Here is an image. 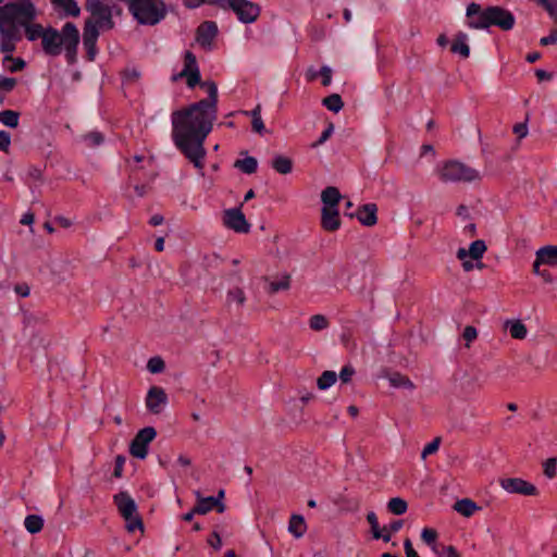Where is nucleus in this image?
I'll use <instances>...</instances> for the list:
<instances>
[{
	"instance_id": "nucleus-1",
	"label": "nucleus",
	"mask_w": 557,
	"mask_h": 557,
	"mask_svg": "<svg viewBox=\"0 0 557 557\" xmlns=\"http://www.w3.org/2000/svg\"><path fill=\"white\" fill-rule=\"evenodd\" d=\"M208 98L172 114V137L177 149L200 171L205 168V140L213 128L218 113V87L211 81L202 82Z\"/></svg>"
},
{
	"instance_id": "nucleus-2",
	"label": "nucleus",
	"mask_w": 557,
	"mask_h": 557,
	"mask_svg": "<svg viewBox=\"0 0 557 557\" xmlns=\"http://www.w3.org/2000/svg\"><path fill=\"white\" fill-rule=\"evenodd\" d=\"M78 44L79 32L73 23L67 22L60 32L53 27H47L41 47L44 52L51 57L59 55L64 48L67 61L73 63Z\"/></svg>"
},
{
	"instance_id": "nucleus-3",
	"label": "nucleus",
	"mask_w": 557,
	"mask_h": 557,
	"mask_svg": "<svg viewBox=\"0 0 557 557\" xmlns=\"http://www.w3.org/2000/svg\"><path fill=\"white\" fill-rule=\"evenodd\" d=\"M467 16L470 18L469 26L475 29L498 26L503 30H509L515 25L513 15L502 7L482 10L480 4L472 2L467 8Z\"/></svg>"
},
{
	"instance_id": "nucleus-4",
	"label": "nucleus",
	"mask_w": 557,
	"mask_h": 557,
	"mask_svg": "<svg viewBox=\"0 0 557 557\" xmlns=\"http://www.w3.org/2000/svg\"><path fill=\"white\" fill-rule=\"evenodd\" d=\"M438 176L444 183H472L481 180L480 172L459 160H447L438 169Z\"/></svg>"
},
{
	"instance_id": "nucleus-5",
	"label": "nucleus",
	"mask_w": 557,
	"mask_h": 557,
	"mask_svg": "<svg viewBox=\"0 0 557 557\" xmlns=\"http://www.w3.org/2000/svg\"><path fill=\"white\" fill-rule=\"evenodd\" d=\"M129 11L140 24L154 25L165 15V5L161 0H132Z\"/></svg>"
},
{
	"instance_id": "nucleus-6",
	"label": "nucleus",
	"mask_w": 557,
	"mask_h": 557,
	"mask_svg": "<svg viewBox=\"0 0 557 557\" xmlns=\"http://www.w3.org/2000/svg\"><path fill=\"white\" fill-rule=\"evenodd\" d=\"M113 502L119 512L126 522V530L134 532L135 530L144 531L143 520L137 512V506L127 492H120L113 496Z\"/></svg>"
},
{
	"instance_id": "nucleus-7",
	"label": "nucleus",
	"mask_w": 557,
	"mask_h": 557,
	"mask_svg": "<svg viewBox=\"0 0 557 557\" xmlns=\"http://www.w3.org/2000/svg\"><path fill=\"white\" fill-rule=\"evenodd\" d=\"M36 9L30 0L21 2H11L0 7V20L13 21L20 26L25 25L27 21H34Z\"/></svg>"
},
{
	"instance_id": "nucleus-8",
	"label": "nucleus",
	"mask_w": 557,
	"mask_h": 557,
	"mask_svg": "<svg viewBox=\"0 0 557 557\" xmlns=\"http://www.w3.org/2000/svg\"><path fill=\"white\" fill-rule=\"evenodd\" d=\"M86 10L90 13L88 22L95 23L100 29L109 30L114 27L110 7L100 0H86Z\"/></svg>"
},
{
	"instance_id": "nucleus-9",
	"label": "nucleus",
	"mask_w": 557,
	"mask_h": 557,
	"mask_svg": "<svg viewBox=\"0 0 557 557\" xmlns=\"http://www.w3.org/2000/svg\"><path fill=\"white\" fill-rule=\"evenodd\" d=\"M157 436V432L152 426H146L137 432L129 444V454L138 459H145L148 454V445Z\"/></svg>"
},
{
	"instance_id": "nucleus-10",
	"label": "nucleus",
	"mask_w": 557,
	"mask_h": 557,
	"mask_svg": "<svg viewBox=\"0 0 557 557\" xmlns=\"http://www.w3.org/2000/svg\"><path fill=\"white\" fill-rule=\"evenodd\" d=\"M186 78V84L189 88H194L197 85L201 86L200 71L197 64L196 57L193 52L186 51L184 54V67L183 70L173 76V81Z\"/></svg>"
},
{
	"instance_id": "nucleus-11",
	"label": "nucleus",
	"mask_w": 557,
	"mask_h": 557,
	"mask_svg": "<svg viewBox=\"0 0 557 557\" xmlns=\"http://www.w3.org/2000/svg\"><path fill=\"white\" fill-rule=\"evenodd\" d=\"M228 7L237 14L238 18L244 23H251L257 20L260 14L258 4L247 0H227Z\"/></svg>"
},
{
	"instance_id": "nucleus-12",
	"label": "nucleus",
	"mask_w": 557,
	"mask_h": 557,
	"mask_svg": "<svg viewBox=\"0 0 557 557\" xmlns=\"http://www.w3.org/2000/svg\"><path fill=\"white\" fill-rule=\"evenodd\" d=\"M223 223L236 233L247 234L250 231V224L240 208L225 210L223 212Z\"/></svg>"
},
{
	"instance_id": "nucleus-13",
	"label": "nucleus",
	"mask_w": 557,
	"mask_h": 557,
	"mask_svg": "<svg viewBox=\"0 0 557 557\" xmlns=\"http://www.w3.org/2000/svg\"><path fill=\"white\" fill-rule=\"evenodd\" d=\"M500 486L508 493L525 496L537 495V488L532 483L520 478H507L500 480Z\"/></svg>"
},
{
	"instance_id": "nucleus-14",
	"label": "nucleus",
	"mask_w": 557,
	"mask_h": 557,
	"mask_svg": "<svg viewBox=\"0 0 557 557\" xmlns=\"http://www.w3.org/2000/svg\"><path fill=\"white\" fill-rule=\"evenodd\" d=\"M145 404L149 412L160 414L168 404V395L162 387L151 386L148 389Z\"/></svg>"
},
{
	"instance_id": "nucleus-15",
	"label": "nucleus",
	"mask_w": 557,
	"mask_h": 557,
	"mask_svg": "<svg viewBox=\"0 0 557 557\" xmlns=\"http://www.w3.org/2000/svg\"><path fill=\"white\" fill-rule=\"evenodd\" d=\"M262 281L267 284V292L269 295H274L278 292H286L292 285V275L283 273L276 277L263 276Z\"/></svg>"
},
{
	"instance_id": "nucleus-16",
	"label": "nucleus",
	"mask_w": 557,
	"mask_h": 557,
	"mask_svg": "<svg viewBox=\"0 0 557 557\" xmlns=\"http://www.w3.org/2000/svg\"><path fill=\"white\" fill-rule=\"evenodd\" d=\"M216 34L218 27L214 22H203L197 28L196 41L203 48H210Z\"/></svg>"
},
{
	"instance_id": "nucleus-17",
	"label": "nucleus",
	"mask_w": 557,
	"mask_h": 557,
	"mask_svg": "<svg viewBox=\"0 0 557 557\" xmlns=\"http://www.w3.org/2000/svg\"><path fill=\"white\" fill-rule=\"evenodd\" d=\"M486 250H487V246H486L485 242L482 239H478V240H474L473 243H471V245L469 246V249L459 248L457 250L456 256L459 260H465L466 258L469 257L471 260L479 261L482 259V257L484 256Z\"/></svg>"
},
{
	"instance_id": "nucleus-18",
	"label": "nucleus",
	"mask_w": 557,
	"mask_h": 557,
	"mask_svg": "<svg viewBox=\"0 0 557 557\" xmlns=\"http://www.w3.org/2000/svg\"><path fill=\"white\" fill-rule=\"evenodd\" d=\"M321 225L327 232H334L339 228V212L336 208H322Z\"/></svg>"
},
{
	"instance_id": "nucleus-19",
	"label": "nucleus",
	"mask_w": 557,
	"mask_h": 557,
	"mask_svg": "<svg viewBox=\"0 0 557 557\" xmlns=\"http://www.w3.org/2000/svg\"><path fill=\"white\" fill-rule=\"evenodd\" d=\"M377 208L374 203L363 205L358 209L357 219L366 226H372L376 223Z\"/></svg>"
},
{
	"instance_id": "nucleus-20",
	"label": "nucleus",
	"mask_w": 557,
	"mask_h": 557,
	"mask_svg": "<svg viewBox=\"0 0 557 557\" xmlns=\"http://www.w3.org/2000/svg\"><path fill=\"white\" fill-rule=\"evenodd\" d=\"M342 199L338 188L329 186L321 193V200L324 205L323 208H336Z\"/></svg>"
},
{
	"instance_id": "nucleus-21",
	"label": "nucleus",
	"mask_w": 557,
	"mask_h": 557,
	"mask_svg": "<svg viewBox=\"0 0 557 557\" xmlns=\"http://www.w3.org/2000/svg\"><path fill=\"white\" fill-rule=\"evenodd\" d=\"M454 509L462 515L463 517H471L475 511L480 510V507L470 498H463L457 500L454 504Z\"/></svg>"
},
{
	"instance_id": "nucleus-22",
	"label": "nucleus",
	"mask_w": 557,
	"mask_h": 557,
	"mask_svg": "<svg viewBox=\"0 0 557 557\" xmlns=\"http://www.w3.org/2000/svg\"><path fill=\"white\" fill-rule=\"evenodd\" d=\"M505 327L509 330L510 336L515 339H524L528 334L527 326L521 320H508Z\"/></svg>"
},
{
	"instance_id": "nucleus-23",
	"label": "nucleus",
	"mask_w": 557,
	"mask_h": 557,
	"mask_svg": "<svg viewBox=\"0 0 557 557\" xmlns=\"http://www.w3.org/2000/svg\"><path fill=\"white\" fill-rule=\"evenodd\" d=\"M25 29V35L28 40L34 41L38 38L44 41V37L46 36V28H44L40 24L33 23V21H27L25 25H22Z\"/></svg>"
},
{
	"instance_id": "nucleus-24",
	"label": "nucleus",
	"mask_w": 557,
	"mask_h": 557,
	"mask_svg": "<svg viewBox=\"0 0 557 557\" xmlns=\"http://www.w3.org/2000/svg\"><path fill=\"white\" fill-rule=\"evenodd\" d=\"M16 23L8 20H0V37L7 39H20Z\"/></svg>"
},
{
	"instance_id": "nucleus-25",
	"label": "nucleus",
	"mask_w": 557,
	"mask_h": 557,
	"mask_svg": "<svg viewBox=\"0 0 557 557\" xmlns=\"http://www.w3.org/2000/svg\"><path fill=\"white\" fill-rule=\"evenodd\" d=\"M540 261H544V264L556 265L557 264V247L545 246L537 250Z\"/></svg>"
},
{
	"instance_id": "nucleus-26",
	"label": "nucleus",
	"mask_w": 557,
	"mask_h": 557,
	"mask_svg": "<svg viewBox=\"0 0 557 557\" xmlns=\"http://www.w3.org/2000/svg\"><path fill=\"white\" fill-rule=\"evenodd\" d=\"M288 531L296 537H301L306 532V523L300 515H293L289 519Z\"/></svg>"
},
{
	"instance_id": "nucleus-27",
	"label": "nucleus",
	"mask_w": 557,
	"mask_h": 557,
	"mask_svg": "<svg viewBox=\"0 0 557 557\" xmlns=\"http://www.w3.org/2000/svg\"><path fill=\"white\" fill-rule=\"evenodd\" d=\"M197 497L198 502L194 507V512H197V515H206L214 507L215 497H201L199 493H197Z\"/></svg>"
},
{
	"instance_id": "nucleus-28",
	"label": "nucleus",
	"mask_w": 557,
	"mask_h": 557,
	"mask_svg": "<svg viewBox=\"0 0 557 557\" xmlns=\"http://www.w3.org/2000/svg\"><path fill=\"white\" fill-rule=\"evenodd\" d=\"M272 166L277 173L285 175L292 172L293 161L287 157L277 156L274 158Z\"/></svg>"
},
{
	"instance_id": "nucleus-29",
	"label": "nucleus",
	"mask_w": 557,
	"mask_h": 557,
	"mask_svg": "<svg viewBox=\"0 0 557 557\" xmlns=\"http://www.w3.org/2000/svg\"><path fill=\"white\" fill-rule=\"evenodd\" d=\"M100 27L95 23L86 21L83 34L84 44H96L99 36Z\"/></svg>"
},
{
	"instance_id": "nucleus-30",
	"label": "nucleus",
	"mask_w": 557,
	"mask_h": 557,
	"mask_svg": "<svg viewBox=\"0 0 557 557\" xmlns=\"http://www.w3.org/2000/svg\"><path fill=\"white\" fill-rule=\"evenodd\" d=\"M24 524L29 533L35 534L42 530L44 519L38 515H29L25 518Z\"/></svg>"
},
{
	"instance_id": "nucleus-31",
	"label": "nucleus",
	"mask_w": 557,
	"mask_h": 557,
	"mask_svg": "<svg viewBox=\"0 0 557 557\" xmlns=\"http://www.w3.org/2000/svg\"><path fill=\"white\" fill-rule=\"evenodd\" d=\"M388 380L394 387H405L409 389L414 388V384L411 382V380L399 372L389 374Z\"/></svg>"
},
{
	"instance_id": "nucleus-32",
	"label": "nucleus",
	"mask_w": 557,
	"mask_h": 557,
	"mask_svg": "<svg viewBox=\"0 0 557 557\" xmlns=\"http://www.w3.org/2000/svg\"><path fill=\"white\" fill-rule=\"evenodd\" d=\"M234 166L246 174H252L257 171L258 162L253 157H247L243 160H236Z\"/></svg>"
},
{
	"instance_id": "nucleus-33",
	"label": "nucleus",
	"mask_w": 557,
	"mask_h": 557,
	"mask_svg": "<svg viewBox=\"0 0 557 557\" xmlns=\"http://www.w3.org/2000/svg\"><path fill=\"white\" fill-rule=\"evenodd\" d=\"M388 510L394 515H404L407 511L408 504L400 497H393L387 503Z\"/></svg>"
},
{
	"instance_id": "nucleus-34",
	"label": "nucleus",
	"mask_w": 557,
	"mask_h": 557,
	"mask_svg": "<svg viewBox=\"0 0 557 557\" xmlns=\"http://www.w3.org/2000/svg\"><path fill=\"white\" fill-rule=\"evenodd\" d=\"M451 51L460 53L462 57L468 58L470 53L469 46L466 44V35L459 34L451 45Z\"/></svg>"
},
{
	"instance_id": "nucleus-35",
	"label": "nucleus",
	"mask_w": 557,
	"mask_h": 557,
	"mask_svg": "<svg viewBox=\"0 0 557 557\" xmlns=\"http://www.w3.org/2000/svg\"><path fill=\"white\" fill-rule=\"evenodd\" d=\"M337 380V375L334 371H324L317 380L319 389H326L331 387Z\"/></svg>"
},
{
	"instance_id": "nucleus-36",
	"label": "nucleus",
	"mask_w": 557,
	"mask_h": 557,
	"mask_svg": "<svg viewBox=\"0 0 557 557\" xmlns=\"http://www.w3.org/2000/svg\"><path fill=\"white\" fill-rule=\"evenodd\" d=\"M367 520L371 525V531L374 539H383L384 542H389V535H383L382 531L380 530L377 517L374 512H369L367 515Z\"/></svg>"
},
{
	"instance_id": "nucleus-37",
	"label": "nucleus",
	"mask_w": 557,
	"mask_h": 557,
	"mask_svg": "<svg viewBox=\"0 0 557 557\" xmlns=\"http://www.w3.org/2000/svg\"><path fill=\"white\" fill-rule=\"evenodd\" d=\"M322 103L331 111L338 112L343 109L344 102L338 94H332L322 100Z\"/></svg>"
},
{
	"instance_id": "nucleus-38",
	"label": "nucleus",
	"mask_w": 557,
	"mask_h": 557,
	"mask_svg": "<svg viewBox=\"0 0 557 557\" xmlns=\"http://www.w3.org/2000/svg\"><path fill=\"white\" fill-rule=\"evenodd\" d=\"M53 4L61 8L67 15L77 16L79 14V8L75 0H55Z\"/></svg>"
},
{
	"instance_id": "nucleus-39",
	"label": "nucleus",
	"mask_w": 557,
	"mask_h": 557,
	"mask_svg": "<svg viewBox=\"0 0 557 557\" xmlns=\"http://www.w3.org/2000/svg\"><path fill=\"white\" fill-rule=\"evenodd\" d=\"M20 114L16 111L4 110L0 112V122L10 127H16L18 125Z\"/></svg>"
},
{
	"instance_id": "nucleus-40",
	"label": "nucleus",
	"mask_w": 557,
	"mask_h": 557,
	"mask_svg": "<svg viewBox=\"0 0 557 557\" xmlns=\"http://www.w3.org/2000/svg\"><path fill=\"white\" fill-rule=\"evenodd\" d=\"M251 117H252V129L256 133L261 134L264 131V123L261 119V106L258 104L252 111H251Z\"/></svg>"
},
{
	"instance_id": "nucleus-41",
	"label": "nucleus",
	"mask_w": 557,
	"mask_h": 557,
	"mask_svg": "<svg viewBox=\"0 0 557 557\" xmlns=\"http://www.w3.org/2000/svg\"><path fill=\"white\" fill-rule=\"evenodd\" d=\"M329 320L323 314H314L309 320V325L313 331H322L329 326Z\"/></svg>"
},
{
	"instance_id": "nucleus-42",
	"label": "nucleus",
	"mask_w": 557,
	"mask_h": 557,
	"mask_svg": "<svg viewBox=\"0 0 557 557\" xmlns=\"http://www.w3.org/2000/svg\"><path fill=\"white\" fill-rule=\"evenodd\" d=\"M544 475L548 479H553L557 474V457L547 458L543 462Z\"/></svg>"
},
{
	"instance_id": "nucleus-43",
	"label": "nucleus",
	"mask_w": 557,
	"mask_h": 557,
	"mask_svg": "<svg viewBox=\"0 0 557 557\" xmlns=\"http://www.w3.org/2000/svg\"><path fill=\"white\" fill-rule=\"evenodd\" d=\"M165 363L161 357H152L147 362V369L151 373H160L164 370Z\"/></svg>"
},
{
	"instance_id": "nucleus-44",
	"label": "nucleus",
	"mask_w": 557,
	"mask_h": 557,
	"mask_svg": "<svg viewBox=\"0 0 557 557\" xmlns=\"http://www.w3.org/2000/svg\"><path fill=\"white\" fill-rule=\"evenodd\" d=\"M3 62H10L11 64L8 66L10 72H18L25 67V61L21 58H13L12 55H7Z\"/></svg>"
},
{
	"instance_id": "nucleus-45",
	"label": "nucleus",
	"mask_w": 557,
	"mask_h": 557,
	"mask_svg": "<svg viewBox=\"0 0 557 557\" xmlns=\"http://www.w3.org/2000/svg\"><path fill=\"white\" fill-rule=\"evenodd\" d=\"M441 444V437H435L431 443H429L422 450L421 458L423 460L426 459V457L431 454H435Z\"/></svg>"
},
{
	"instance_id": "nucleus-46",
	"label": "nucleus",
	"mask_w": 557,
	"mask_h": 557,
	"mask_svg": "<svg viewBox=\"0 0 557 557\" xmlns=\"http://www.w3.org/2000/svg\"><path fill=\"white\" fill-rule=\"evenodd\" d=\"M462 336L466 341V346L469 348L470 343L478 337V331L474 326L468 325L465 327Z\"/></svg>"
},
{
	"instance_id": "nucleus-47",
	"label": "nucleus",
	"mask_w": 557,
	"mask_h": 557,
	"mask_svg": "<svg viewBox=\"0 0 557 557\" xmlns=\"http://www.w3.org/2000/svg\"><path fill=\"white\" fill-rule=\"evenodd\" d=\"M557 22V0L539 1Z\"/></svg>"
},
{
	"instance_id": "nucleus-48",
	"label": "nucleus",
	"mask_w": 557,
	"mask_h": 557,
	"mask_svg": "<svg viewBox=\"0 0 557 557\" xmlns=\"http://www.w3.org/2000/svg\"><path fill=\"white\" fill-rule=\"evenodd\" d=\"M513 133L518 136V139H522L527 137L529 131H528V117L524 122L518 123L512 128Z\"/></svg>"
},
{
	"instance_id": "nucleus-49",
	"label": "nucleus",
	"mask_w": 557,
	"mask_h": 557,
	"mask_svg": "<svg viewBox=\"0 0 557 557\" xmlns=\"http://www.w3.org/2000/svg\"><path fill=\"white\" fill-rule=\"evenodd\" d=\"M421 537L426 544H433L437 539V532L434 529L425 528L421 533Z\"/></svg>"
},
{
	"instance_id": "nucleus-50",
	"label": "nucleus",
	"mask_w": 557,
	"mask_h": 557,
	"mask_svg": "<svg viewBox=\"0 0 557 557\" xmlns=\"http://www.w3.org/2000/svg\"><path fill=\"white\" fill-rule=\"evenodd\" d=\"M16 86L13 77H0V90L11 91Z\"/></svg>"
},
{
	"instance_id": "nucleus-51",
	"label": "nucleus",
	"mask_w": 557,
	"mask_h": 557,
	"mask_svg": "<svg viewBox=\"0 0 557 557\" xmlns=\"http://www.w3.org/2000/svg\"><path fill=\"white\" fill-rule=\"evenodd\" d=\"M354 374L355 369L351 366H345L339 373V379L343 383H349Z\"/></svg>"
},
{
	"instance_id": "nucleus-52",
	"label": "nucleus",
	"mask_w": 557,
	"mask_h": 557,
	"mask_svg": "<svg viewBox=\"0 0 557 557\" xmlns=\"http://www.w3.org/2000/svg\"><path fill=\"white\" fill-rule=\"evenodd\" d=\"M16 39H7L1 38L0 49L2 52L11 53L15 50V41Z\"/></svg>"
},
{
	"instance_id": "nucleus-53",
	"label": "nucleus",
	"mask_w": 557,
	"mask_h": 557,
	"mask_svg": "<svg viewBox=\"0 0 557 557\" xmlns=\"http://www.w3.org/2000/svg\"><path fill=\"white\" fill-rule=\"evenodd\" d=\"M85 138L90 141L91 146H98L103 143V136L99 132H91Z\"/></svg>"
},
{
	"instance_id": "nucleus-54",
	"label": "nucleus",
	"mask_w": 557,
	"mask_h": 557,
	"mask_svg": "<svg viewBox=\"0 0 557 557\" xmlns=\"http://www.w3.org/2000/svg\"><path fill=\"white\" fill-rule=\"evenodd\" d=\"M124 462H125V457L124 456L119 455L115 458V468H114V471H113V475L115 478H121Z\"/></svg>"
},
{
	"instance_id": "nucleus-55",
	"label": "nucleus",
	"mask_w": 557,
	"mask_h": 557,
	"mask_svg": "<svg viewBox=\"0 0 557 557\" xmlns=\"http://www.w3.org/2000/svg\"><path fill=\"white\" fill-rule=\"evenodd\" d=\"M208 544L216 550L220 549L222 546V540L220 534L218 532H213L211 537L208 540Z\"/></svg>"
},
{
	"instance_id": "nucleus-56",
	"label": "nucleus",
	"mask_w": 557,
	"mask_h": 557,
	"mask_svg": "<svg viewBox=\"0 0 557 557\" xmlns=\"http://www.w3.org/2000/svg\"><path fill=\"white\" fill-rule=\"evenodd\" d=\"M10 143H11L10 135L7 132L1 131L0 132V150L8 151Z\"/></svg>"
},
{
	"instance_id": "nucleus-57",
	"label": "nucleus",
	"mask_w": 557,
	"mask_h": 557,
	"mask_svg": "<svg viewBox=\"0 0 557 557\" xmlns=\"http://www.w3.org/2000/svg\"><path fill=\"white\" fill-rule=\"evenodd\" d=\"M320 74L323 77L322 84L324 86H329L331 84L332 70L329 66H322L321 71H320Z\"/></svg>"
},
{
	"instance_id": "nucleus-58",
	"label": "nucleus",
	"mask_w": 557,
	"mask_h": 557,
	"mask_svg": "<svg viewBox=\"0 0 557 557\" xmlns=\"http://www.w3.org/2000/svg\"><path fill=\"white\" fill-rule=\"evenodd\" d=\"M123 75L126 81L136 82L139 78L140 73L136 69H127L123 72Z\"/></svg>"
},
{
	"instance_id": "nucleus-59",
	"label": "nucleus",
	"mask_w": 557,
	"mask_h": 557,
	"mask_svg": "<svg viewBox=\"0 0 557 557\" xmlns=\"http://www.w3.org/2000/svg\"><path fill=\"white\" fill-rule=\"evenodd\" d=\"M333 129H334V125L331 123L329 125V127L322 133L319 141H317L315 144H313V147H317L318 145H321L323 144L325 140L329 139V137L331 136V134L333 133Z\"/></svg>"
},
{
	"instance_id": "nucleus-60",
	"label": "nucleus",
	"mask_w": 557,
	"mask_h": 557,
	"mask_svg": "<svg viewBox=\"0 0 557 557\" xmlns=\"http://www.w3.org/2000/svg\"><path fill=\"white\" fill-rule=\"evenodd\" d=\"M404 546L407 557H419L418 553L413 549L412 543L409 539L405 540Z\"/></svg>"
},
{
	"instance_id": "nucleus-61",
	"label": "nucleus",
	"mask_w": 557,
	"mask_h": 557,
	"mask_svg": "<svg viewBox=\"0 0 557 557\" xmlns=\"http://www.w3.org/2000/svg\"><path fill=\"white\" fill-rule=\"evenodd\" d=\"M557 42V30H552L550 35L541 39V45L547 46Z\"/></svg>"
},
{
	"instance_id": "nucleus-62",
	"label": "nucleus",
	"mask_w": 557,
	"mask_h": 557,
	"mask_svg": "<svg viewBox=\"0 0 557 557\" xmlns=\"http://www.w3.org/2000/svg\"><path fill=\"white\" fill-rule=\"evenodd\" d=\"M14 290L22 297H27L29 295V286L26 284L15 285Z\"/></svg>"
},
{
	"instance_id": "nucleus-63",
	"label": "nucleus",
	"mask_w": 557,
	"mask_h": 557,
	"mask_svg": "<svg viewBox=\"0 0 557 557\" xmlns=\"http://www.w3.org/2000/svg\"><path fill=\"white\" fill-rule=\"evenodd\" d=\"M84 46L87 50L88 60L92 61L97 53L96 44H84Z\"/></svg>"
},
{
	"instance_id": "nucleus-64",
	"label": "nucleus",
	"mask_w": 557,
	"mask_h": 557,
	"mask_svg": "<svg viewBox=\"0 0 557 557\" xmlns=\"http://www.w3.org/2000/svg\"><path fill=\"white\" fill-rule=\"evenodd\" d=\"M457 215L461 216V218H463L466 220H469L470 219V213H469L468 207L465 206V205L458 206V208H457Z\"/></svg>"
}]
</instances>
